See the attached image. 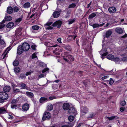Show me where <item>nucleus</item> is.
<instances>
[{"instance_id":"nucleus-1","label":"nucleus","mask_w":127,"mask_h":127,"mask_svg":"<svg viewBox=\"0 0 127 127\" xmlns=\"http://www.w3.org/2000/svg\"><path fill=\"white\" fill-rule=\"evenodd\" d=\"M30 47V45L28 43H24L21 46L20 45L18 47L17 53L18 55H20L23 53L24 51L28 50Z\"/></svg>"},{"instance_id":"nucleus-2","label":"nucleus","mask_w":127,"mask_h":127,"mask_svg":"<svg viewBox=\"0 0 127 127\" xmlns=\"http://www.w3.org/2000/svg\"><path fill=\"white\" fill-rule=\"evenodd\" d=\"M62 55L63 59L66 62H73L74 60V58L73 56L69 54V53L67 52H65L62 53Z\"/></svg>"},{"instance_id":"nucleus-3","label":"nucleus","mask_w":127,"mask_h":127,"mask_svg":"<svg viewBox=\"0 0 127 127\" xmlns=\"http://www.w3.org/2000/svg\"><path fill=\"white\" fill-rule=\"evenodd\" d=\"M68 112L70 114L73 115L75 116L77 114V110L73 106L70 107L68 110Z\"/></svg>"},{"instance_id":"nucleus-4","label":"nucleus","mask_w":127,"mask_h":127,"mask_svg":"<svg viewBox=\"0 0 127 127\" xmlns=\"http://www.w3.org/2000/svg\"><path fill=\"white\" fill-rule=\"evenodd\" d=\"M51 115L50 113L45 112L42 117V120L44 121L46 120H48L51 118Z\"/></svg>"},{"instance_id":"nucleus-5","label":"nucleus","mask_w":127,"mask_h":127,"mask_svg":"<svg viewBox=\"0 0 127 127\" xmlns=\"http://www.w3.org/2000/svg\"><path fill=\"white\" fill-rule=\"evenodd\" d=\"M62 23V21L60 20L56 21L52 25V26L54 27H56L57 28H60Z\"/></svg>"},{"instance_id":"nucleus-6","label":"nucleus","mask_w":127,"mask_h":127,"mask_svg":"<svg viewBox=\"0 0 127 127\" xmlns=\"http://www.w3.org/2000/svg\"><path fill=\"white\" fill-rule=\"evenodd\" d=\"M30 105L27 103L24 104L22 106V109L24 111H26L29 110L30 108Z\"/></svg>"},{"instance_id":"nucleus-7","label":"nucleus","mask_w":127,"mask_h":127,"mask_svg":"<svg viewBox=\"0 0 127 127\" xmlns=\"http://www.w3.org/2000/svg\"><path fill=\"white\" fill-rule=\"evenodd\" d=\"M116 10L117 9L114 6L110 7L108 9L109 12L111 14L115 13Z\"/></svg>"},{"instance_id":"nucleus-8","label":"nucleus","mask_w":127,"mask_h":127,"mask_svg":"<svg viewBox=\"0 0 127 127\" xmlns=\"http://www.w3.org/2000/svg\"><path fill=\"white\" fill-rule=\"evenodd\" d=\"M70 107L69 104L68 103H64L63 106V108L65 110H68Z\"/></svg>"},{"instance_id":"nucleus-9","label":"nucleus","mask_w":127,"mask_h":127,"mask_svg":"<svg viewBox=\"0 0 127 127\" xmlns=\"http://www.w3.org/2000/svg\"><path fill=\"white\" fill-rule=\"evenodd\" d=\"M62 46L66 50L70 52L71 51L72 48L70 45L68 44L63 45Z\"/></svg>"},{"instance_id":"nucleus-10","label":"nucleus","mask_w":127,"mask_h":127,"mask_svg":"<svg viewBox=\"0 0 127 127\" xmlns=\"http://www.w3.org/2000/svg\"><path fill=\"white\" fill-rule=\"evenodd\" d=\"M89 111V109L86 106H84L82 107L81 111L82 113H84L85 114L87 113Z\"/></svg>"},{"instance_id":"nucleus-11","label":"nucleus","mask_w":127,"mask_h":127,"mask_svg":"<svg viewBox=\"0 0 127 127\" xmlns=\"http://www.w3.org/2000/svg\"><path fill=\"white\" fill-rule=\"evenodd\" d=\"M19 85V86L21 87L20 88V89L21 90L26 89L27 90H28V88H29V87H27L25 83H21Z\"/></svg>"},{"instance_id":"nucleus-12","label":"nucleus","mask_w":127,"mask_h":127,"mask_svg":"<svg viewBox=\"0 0 127 127\" xmlns=\"http://www.w3.org/2000/svg\"><path fill=\"white\" fill-rule=\"evenodd\" d=\"M7 11L8 14H11L13 11V8L11 6H8L7 8Z\"/></svg>"},{"instance_id":"nucleus-13","label":"nucleus","mask_w":127,"mask_h":127,"mask_svg":"<svg viewBox=\"0 0 127 127\" xmlns=\"http://www.w3.org/2000/svg\"><path fill=\"white\" fill-rule=\"evenodd\" d=\"M60 13L57 11H55L53 14V17L55 18H56L58 17L60 15Z\"/></svg>"},{"instance_id":"nucleus-14","label":"nucleus","mask_w":127,"mask_h":127,"mask_svg":"<svg viewBox=\"0 0 127 127\" xmlns=\"http://www.w3.org/2000/svg\"><path fill=\"white\" fill-rule=\"evenodd\" d=\"M3 97H2V99H3V102H4V100L7 99L8 97V95L6 93L4 92L3 95Z\"/></svg>"},{"instance_id":"nucleus-15","label":"nucleus","mask_w":127,"mask_h":127,"mask_svg":"<svg viewBox=\"0 0 127 127\" xmlns=\"http://www.w3.org/2000/svg\"><path fill=\"white\" fill-rule=\"evenodd\" d=\"M3 97H2V99H3V102H4V100L7 99L8 97V95L6 93L4 92L3 95Z\"/></svg>"},{"instance_id":"nucleus-16","label":"nucleus","mask_w":127,"mask_h":127,"mask_svg":"<svg viewBox=\"0 0 127 127\" xmlns=\"http://www.w3.org/2000/svg\"><path fill=\"white\" fill-rule=\"evenodd\" d=\"M3 90L5 92H8L10 90V87L9 86H6L4 87Z\"/></svg>"},{"instance_id":"nucleus-17","label":"nucleus","mask_w":127,"mask_h":127,"mask_svg":"<svg viewBox=\"0 0 127 127\" xmlns=\"http://www.w3.org/2000/svg\"><path fill=\"white\" fill-rule=\"evenodd\" d=\"M26 94L28 96L31 98L33 97L34 96L32 92H26Z\"/></svg>"},{"instance_id":"nucleus-18","label":"nucleus","mask_w":127,"mask_h":127,"mask_svg":"<svg viewBox=\"0 0 127 127\" xmlns=\"http://www.w3.org/2000/svg\"><path fill=\"white\" fill-rule=\"evenodd\" d=\"M115 31L117 33L119 34H121L123 33V31L122 29L119 28H116Z\"/></svg>"},{"instance_id":"nucleus-19","label":"nucleus","mask_w":127,"mask_h":127,"mask_svg":"<svg viewBox=\"0 0 127 127\" xmlns=\"http://www.w3.org/2000/svg\"><path fill=\"white\" fill-rule=\"evenodd\" d=\"M6 112V110L5 108L3 107L0 108V114H3Z\"/></svg>"},{"instance_id":"nucleus-20","label":"nucleus","mask_w":127,"mask_h":127,"mask_svg":"<svg viewBox=\"0 0 127 127\" xmlns=\"http://www.w3.org/2000/svg\"><path fill=\"white\" fill-rule=\"evenodd\" d=\"M14 24L13 22H10L7 24L6 27L8 28H11L14 26Z\"/></svg>"},{"instance_id":"nucleus-21","label":"nucleus","mask_w":127,"mask_h":127,"mask_svg":"<svg viewBox=\"0 0 127 127\" xmlns=\"http://www.w3.org/2000/svg\"><path fill=\"white\" fill-rule=\"evenodd\" d=\"M112 33V32L110 30H109L106 32V37L107 38L108 37L111 35Z\"/></svg>"},{"instance_id":"nucleus-22","label":"nucleus","mask_w":127,"mask_h":127,"mask_svg":"<svg viewBox=\"0 0 127 127\" xmlns=\"http://www.w3.org/2000/svg\"><path fill=\"white\" fill-rule=\"evenodd\" d=\"M90 81L89 80H86L83 81V83L84 85L87 87L88 86V85L90 83Z\"/></svg>"},{"instance_id":"nucleus-23","label":"nucleus","mask_w":127,"mask_h":127,"mask_svg":"<svg viewBox=\"0 0 127 127\" xmlns=\"http://www.w3.org/2000/svg\"><path fill=\"white\" fill-rule=\"evenodd\" d=\"M47 108L48 111H50L53 109V106L52 104H50L47 107Z\"/></svg>"},{"instance_id":"nucleus-24","label":"nucleus","mask_w":127,"mask_h":127,"mask_svg":"<svg viewBox=\"0 0 127 127\" xmlns=\"http://www.w3.org/2000/svg\"><path fill=\"white\" fill-rule=\"evenodd\" d=\"M47 98L44 97H41L39 101L40 103H42L44 102H47Z\"/></svg>"},{"instance_id":"nucleus-25","label":"nucleus","mask_w":127,"mask_h":127,"mask_svg":"<svg viewBox=\"0 0 127 127\" xmlns=\"http://www.w3.org/2000/svg\"><path fill=\"white\" fill-rule=\"evenodd\" d=\"M114 57V56L112 54L108 55L107 56V59L112 61H113Z\"/></svg>"},{"instance_id":"nucleus-26","label":"nucleus","mask_w":127,"mask_h":127,"mask_svg":"<svg viewBox=\"0 0 127 127\" xmlns=\"http://www.w3.org/2000/svg\"><path fill=\"white\" fill-rule=\"evenodd\" d=\"M88 43V41L87 39H83L82 41V45H85Z\"/></svg>"},{"instance_id":"nucleus-27","label":"nucleus","mask_w":127,"mask_h":127,"mask_svg":"<svg viewBox=\"0 0 127 127\" xmlns=\"http://www.w3.org/2000/svg\"><path fill=\"white\" fill-rule=\"evenodd\" d=\"M96 15V14L92 13L89 15L88 17V19H92L93 18L95 17Z\"/></svg>"},{"instance_id":"nucleus-28","label":"nucleus","mask_w":127,"mask_h":127,"mask_svg":"<svg viewBox=\"0 0 127 127\" xmlns=\"http://www.w3.org/2000/svg\"><path fill=\"white\" fill-rule=\"evenodd\" d=\"M4 92H0V103H2L3 102V99H2V97H3V95H2Z\"/></svg>"},{"instance_id":"nucleus-29","label":"nucleus","mask_w":127,"mask_h":127,"mask_svg":"<svg viewBox=\"0 0 127 127\" xmlns=\"http://www.w3.org/2000/svg\"><path fill=\"white\" fill-rule=\"evenodd\" d=\"M30 6V4L29 2H26L23 5V6L24 8H28Z\"/></svg>"},{"instance_id":"nucleus-30","label":"nucleus","mask_w":127,"mask_h":127,"mask_svg":"<svg viewBox=\"0 0 127 127\" xmlns=\"http://www.w3.org/2000/svg\"><path fill=\"white\" fill-rule=\"evenodd\" d=\"M75 116L72 115H70L68 118V119L69 121L70 122H72L74 120Z\"/></svg>"},{"instance_id":"nucleus-31","label":"nucleus","mask_w":127,"mask_h":127,"mask_svg":"<svg viewBox=\"0 0 127 127\" xmlns=\"http://www.w3.org/2000/svg\"><path fill=\"white\" fill-rule=\"evenodd\" d=\"M76 20L75 18L73 19H70L68 20V24L69 25H70L74 23Z\"/></svg>"},{"instance_id":"nucleus-32","label":"nucleus","mask_w":127,"mask_h":127,"mask_svg":"<svg viewBox=\"0 0 127 127\" xmlns=\"http://www.w3.org/2000/svg\"><path fill=\"white\" fill-rule=\"evenodd\" d=\"M5 19L6 21H9L12 20V18L11 16H8L6 17Z\"/></svg>"},{"instance_id":"nucleus-33","label":"nucleus","mask_w":127,"mask_h":127,"mask_svg":"<svg viewBox=\"0 0 127 127\" xmlns=\"http://www.w3.org/2000/svg\"><path fill=\"white\" fill-rule=\"evenodd\" d=\"M113 61L115 62V63H117L119 61H121L120 59L118 57H114L113 60Z\"/></svg>"},{"instance_id":"nucleus-34","label":"nucleus","mask_w":127,"mask_h":127,"mask_svg":"<svg viewBox=\"0 0 127 127\" xmlns=\"http://www.w3.org/2000/svg\"><path fill=\"white\" fill-rule=\"evenodd\" d=\"M77 3H72L71 4L69 5L68 6L69 8H74L76 6V4Z\"/></svg>"},{"instance_id":"nucleus-35","label":"nucleus","mask_w":127,"mask_h":127,"mask_svg":"<svg viewBox=\"0 0 127 127\" xmlns=\"http://www.w3.org/2000/svg\"><path fill=\"white\" fill-rule=\"evenodd\" d=\"M32 28L33 30H37L39 29V27L38 26L34 25L32 26Z\"/></svg>"},{"instance_id":"nucleus-36","label":"nucleus","mask_w":127,"mask_h":127,"mask_svg":"<svg viewBox=\"0 0 127 127\" xmlns=\"http://www.w3.org/2000/svg\"><path fill=\"white\" fill-rule=\"evenodd\" d=\"M14 70L15 72L19 73L20 71V69L18 67H16L14 68Z\"/></svg>"},{"instance_id":"nucleus-37","label":"nucleus","mask_w":127,"mask_h":127,"mask_svg":"<svg viewBox=\"0 0 127 127\" xmlns=\"http://www.w3.org/2000/svg\"><path fill=\"white\" fill-rule=\"evenodd\" d=\"M15 36H17L21 34V31L19 30H17L15 31Z\"/></svg>"},{"instance_id":"nucleus-38","label":"nucleus","mask_w":127,"mask_h":127,"mask_svg":"<svg viewBox=\"0 0 127 127\" xmlns=\"http://www.w3.org/2000/svg\"><path fill=\"white\" fill-rule=\"evenodd\" d=\"M19 64V62L18 61L15 60L13 63V65L15 66H17Z\"/></svg>"},{"instance_id":"nucleus-39","label":"nucleus","mask_w":127,"mask_h":127,"mask_svg":"<svg viewBox=\"0 0 127 127\" xmlns=\"http://www.w3.org/2000/svg\"><path fill=\"white\" fill-rule=\"evenodd\" d=\"M13 9V11H14V12H17L19 10V8L17 6H15L14 7Z\"/></svg>"},{"instance_id":"nucleus-40","label":"nucleus","mask_w":127,"mask_h":127,"mask_svg":"<svg viewBox=\"0 0 127 127\" xmlns=\"http://www.w3.org/2000/svg\"><path fill=\"white\" fill-rule=\"evenodd\" d=\"M115 117H114V116H112L111 117H106L105 118H107V119H108L109 120V121H112L113 120H114V118Z\"/></svg>"},{"instance_id":"nucleus-41","label":"nucleus","mask_w":127,"mask_h":127,"mask_svg":"<svg viewBox=\"0 0 127 127\" xmlns=\"http://www.w3.org/2000/svg\"><path fill=\"white\" fill-rule=\"evenodd\" d=\"M95 116V115L93 113H92L90 114L87 117L88 119L91 118H93Z\"/></svg>"},{"instance_id":"nucleus-42","label":"nucleus","mask_w":127,"mask_h":127,"mask_svg":"<svg viewBox=\"0 0 127 127\" xmlns=\"http://www.w3.org/2000/svg\"><path fill=\"white\" fill-rule=\"evenodd\" d=\"M20 77L22 79H25L26 78V76L23 73L20 74Z\"/></svg>"},{"instance_id":"nucleus-43","label":"nucleus","mask_w":127,"mask_h":127,"mask_svg":"<svg viewBox=\"0 0 127 127\" xmlns=\"http://www.w3.org/2000/svg\"><path fill=\"white\" fill-rule=\"evenodd\" d=\"M36 53H34L32 56V59L35 58L37 57V56L36 55Z\"/></svg>"},{"instance_id":"nucleus-44","label":"nucleus","mask_w":127,"mask_h":127,"mask_svg":"<svg viewBox=\"0 0 127 127\" xmlns=\"http://www.w3.org/2000/svg\"><path fill=\"white\" fill-rule=\"evenodd\" d=\"M70 13V11H68L66 12V15L65 16V17L67 18L69 17Z\"/></svg>"},{"instance_id":"nucleus-45","label":"nucleus","mask_w":127,"mask_h":127,"mask_svg":"<svg viewBox=\"0 0 127 127\" xmlns=\"http://www.w3.org/2000/svg\"><path fill=\"white\" fill-rule=\"evenodd\" d=\"M126 104V102L125 100L121 101L120 103V104L122 106L125 105Z\"/></svg>"},{"instance_id":"nucleus-46","label":"nucleus","mask_w":127,"mask_h":127,"mask_svg":"<svg viewBox=\"0 0 127 127\" xmlns=\"http://www.w3.org/2000/svg\"><path fill=\"white\" fill-rule=\"evenodd\" d=\"M18 106L16 104H11V108L12 109H16L17 107Z\"/></svg>"},{"instance_id":"nucleus-47","label":"nucleus","mask_w":127,"mask_h":127,"mask_svg":"<svg viewBox=\"0 0 127 127\" xmlns=\"http://www.w3.org/2000/svg\"><path fill=\"white\" fill-rule=\"evenodd\" d=\"M13 91L14 93L18 92H20V90L18 89H13Z\"/></svg>"},{"instance_id":"nucleus-48","label":"nucleus","mask_w":127,"mask_h":127,"mask_svg":"<svg viewBox=\"0 0 127 127\" xmlns=\"http://www.w3.org/2000/svg\"><path fill=\"white\" fill-rule=\"evenodd\" d=\"M17 103V100H16L15 99H13L11 102V104H16Z\"/></svg>"},{"instance_id":"nucleus-49","label":"nucleus","mask_w":127,"mask_h":127,"mask_svg":"<svg viewBox=\"0 0 127 127\" xmlns=\"http://www.w3.org/2000/svg\"><path fill=\"white\" fill-rule=\"evenodd\" d=\"M114 83V81H113V79L112 78L110 79L109 83L110 84L112 85Z\"/></svg>"},{"instance_id":"nucleus-50","label":"nucleus","mask_w":127,"mask_h":127,"mask_svg":"<svg viewBox=\"0 0 127 127\" xmlns=\"http://www.w3.org/2000/svg\"><path fill=\"white\" fill-rule=\"evenodd\" d=\"M108 54V53L107 52H106L105 53L102 54L101 55V58H102L103 59L104 58L103 57H105V56H106Z\"/></svg>"},{"instance_id":"nucleus-51","label":"nucleus","mask_w":127,"mask_h":127,"mask_svg":"<svg viewBox=\"0 0 127 127\" xmlns=\"http://www.w3.org/2000/svg\"><path fill=\"white\" fill-rule=\"evenodd\" d=\"M99 26V25L97 24H94L93 25V27L94 29L97 28Z\"/></svg>"},{"instance_id":"nucleus-52","label":"nucleus","mask_w":127,"mask_h":127,"mask_svg":"<svg viewBox=\"0 0 127 127\" xmlns=\"http://www.w3.org/2000/svg\"><path fill=\"white\" fill-rule=\"evenodd\" d=\"M61 49H59V48H55V50L53 52L54 53V52H61Z\"/></svg>"},{"instance_id":"nucleus-53","label":"nucleus","mask_w":127,"mask_h":127,"mask_svg":"<svg viewBox=\"0 0 127 127\" xmlns=\"http://www.w3.org/2000/svg\"><path fill=\"white\" fill-rule=\"evenodd\" d=\"M127 61V57H123V58H122L121 61H122L123 62H125L126 61Z\"/></svg>"},{"instance_id":"nucleus-54","label":"nucleus","mask_w":127,"mask_h":127,"mask_svg":"<svg viewBox=\"0 0 127 127\" xmlns=\"http://www.w3.org/2000/svg\"><path fill=\"white\" fill-rule=\"evenodd\" d=\"M11 86L12 88L13 89H14L16 87H17V86L14 83H12L11 84Z\"/></svg>"},{"instance_id":"nucleus-55","label":"nucleus","mask_w":127,"mask_h":127,"mask_svg":"<svg viewBox=\"0 0 127 127\" xmlns=\"http://www.w3.org/2000/svg\"><path fill=\"white\" fill-rule=\"evenodd\" d=\"M8 118L9 119L12 120L14 118V117L11 115L8 114Z\"/></svg>"},{"instance_id":"nucleus-56","label":"nucleus","mask_w":127,"mask_h":127,"mask_svg":"<svg viewBox=\"0 0 127 127\" xmlns=\"http://www.w3.org/2000/svg\"><path fill=\"white\" fill-rule=\"evenodd\" d=\"M22 20V19L21 18H19L16 19L15 21V22L16 23L20 22Z\"/></svg>"},{"instance_id":"nucleus-57","label":"nucleus","mask_w":127,"mask_h":127,"mask_svg":"<svg viewBox=\"0 0 127 127\" xmlns=\"http://www.w3.org/2000/svg\"><path fill=\"white\" fill-rule=\"evenodd\" d=\"M49 70V69L48 68H44L42 71V73H44L46 72V71H48Z\"/></svg>"},{"instance_id":"nucleus-58","label":"nucleus","mask_w":127,"mask_h":127,"mask_svg":"<svg viewBox=\"0 0 127 127\" xmlns=\"http://www.w3.org/2000/svg\"><path fill=\"white\" fill-rule=\"evenodd\" d=\"M53 23L52 22H47L45 24V25L47 26H50Z\"/></svg>"},{"instance_id":"nucleus-59","label":"nucleus","mask_w":127,"mask_h":127,"mask_svg":"<svg viewBox=\"0 0 127 127\" xmlns=\"http://www.w3.org/2000/svg\"><path fill=\"white\" fill-rule=\"evenodd\" d=\"M76 44L77 45H78V46L79 45V40L78 38H77L76 40Z\"/></svg>"},{"instance_id":"nucleus-60","label":"nucleus","mask_w":127,"mask_h":127,"mask_svg":"<svg viewBox=\"0 0 127 127\" xmlns=\"http://www.w3.org/2000/svg\"><path fill=\"white\" fill-rule=\"evenodd\" d=\"M109 77V76H105L104 77H102L101 79L102 80H104V79H105L107 78H108Z\"/></svg>"},{"instance_id":"nucleus-61","label":"nucleus","mask_w":127,"mask_h":127,"mask_svg":"<svg viewBox=\"0 0 127 127\" xmlns=\"http://www.w3.org/2000/svg\"><path fill=\"white\" fill-rule=\"evenodd\" d=\"M53 28L51 26H49L46 28V30H52Z\"/></svg>"},{"instance_id":"nucleus-62","label":"nucleus","mask_w":127,"mask_h":127,"mask_svg":"<svg viewBox=\"0 0 127 127\" xmlns=\"http://www.w3.org/2000/svg\"><path fill=\"white\" fill-rule=\"evenodd\" d=\"M125 107H121L120 108V110L121 112H123L125 110Z\"/></svg>"},{"instance_id":"nucleus-63","label":"nucleus","mask_w":127,"mask_h":127,"mask_svg":"<svg viewBox=\"0 0 127 127\" xmlns=\"http://www.w3.org/2000/svg\"><path fill=\"white\" fill-rule=\"evenodd\" d=\"M31 48L32 50H35L36 49V47L35 45H32L31 46Z\"/></svg>"},{"instance_id":"nucleus-64","label":"nucleus","mask_w":127,"mask_h":127,"mask_svg":"<svg viewBox=\"0 0 127 127\" xmlns=\"http://www.w3.org/2000/svg\"><path fill=\"white\" fill-rule=\"evenodd\" d=\"M62 39L61 38H59L57 39V41L58 42L60 43H61L62 42H61Z\"/></svg>"}]
</instances>
